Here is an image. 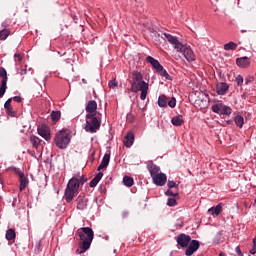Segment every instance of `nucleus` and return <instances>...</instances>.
<instances>
[{
  "label": "nucleus",
  "instance_id": "34",
  "mask_svg": "<svg viewBox=\"0 0 256 256\" xmlns=\"http://www.w3.org/2000/svg\"><path fill=\"white\" fill-rule=\"evenodd\" d=\"M27 187V178H23L20 180V191L25 190V188Z\"/></svg>",
  "mask_w": 256,
  "mask_h": 256
},
{
  "label": "nucleus",
  "instance_id": "4",
  "mask_svg": "<svg viewBox=\"0 0 256 256\" xmlns=\"http://www.w3.org/2000/svg\"><path fill=\"white\" fill-rule=\"evenodd\" d=\"M101 128V122L97 117H95V114H87L86 115V125L84 127L85 131L87 133H97L99 129Z\"/></svg>",
  "mask_w": 256,
  "mask_h": 256
},
{
  "label": "nucleus",
  "instance_id": "47",
  "mask_svg": "<svg viewBox=\"0 0 256 256\" xmlns=\"http://www.w3.org/2000/svg\"><path fill=\"white\" fill-rule=\"evenodd\" d=\"M256 253V246H253V248L250 250L251 255H255Z\"/></svg>",
  "mask_w": 256,
  "mask_h": 256
},
{
  "label": "nucleus",
  "instance_id": "40",
  "mask_svg": "<svg viewBox=\"0 0 256 256\" xmlns=\"http://www.w3.org/2000/svg\"><path fill=\"white\" fill-rule=\"evenodd\" d=\"M236 83H237V85H243V76L242 75H238L236 77Z\"/></svg>",
  "mask_w": 256,
  "mask_h": 256
},
{
  "label": "nucleus",
  "instance_id": "7",
  "mask_svg": "<svg viewBox=\"0 0 256 256\" xmlns=\"http://www.w3.org/2000/svg\"><path fill=\"white\" fill-rule=\"evenodd\" d=\"M176 243L179 247L185 249V247H189V244L191 243V236L181 233L176 237Z\"/></svg>",
  "mask_w": 256,
  "mask_h": 256
},
{
  "label": "nucleus",
  "instance_id": "43",
  "mask_svg": "<svg viewBox=\"0 0 256 256\" xmlns=\"http://www.w3.org/2000/svg\"><path fill=\"white\" fill-rule=\"evenodd\" d=\"M79 182L83 185L84 183H87V177L81 176Z\"/></svg>",
  "mask_w": 256,
  "mask_h": 256
},
{
  "label": "nucleus",
  "instance_id": "20",
  "mask_svg": "<svg viewBox=\"0 0 256 256\" xmlns=\"http://www.w3.org/2000/svg\"><path fill=\"white\" fill-rule=\"evenodd\" d=\"M148 171H149L152 178L161 174V172H160L161 169L159 168V166H157L155 164H152V165L148 166Z\"/></svg>",
  "mask_w": 256,
  "mask_h": 256
},
{
  "label": "nucleus",
  "instance_id": "49",
  "mask_svg": "<svg viewBox=\"0 0 256 256\" xmlns=\"http://www.w3.org/2000/svg\"><path fill=\"white\" fill-rule=\"evenodd\" d=\"M20 75H27V69H22L20 71Z\"/></svg>",
  "mask_w": 256,
  "mask_h": 256
},
{
  "label": "nucleus",
  "instance_id": "29",
  "mask_svg": "<svg viewBox=\"0 0 256 256\" xmlns=\"http://www.w3.org/2000/svg\"><path fill=\"white\" fill-rule=\"evenodd\" d=\"M158 105L159 107H167V96L165 95L159 96Z\"/></svg>",
  "mask_w": 256,
  "mask_h": 256
},
{
  "label": "nucleus",
  "instance_id": "11",
  "mask_svg": "<svg viewBox=\"0 0 256 256\" xmlns=\"http://www.w3.org/2000/svg\"><path fill=\"white\" fill-rule=\"evenodd\" d=\"M187 247L188 248L185 251V255L191 256V255H193V253H195L199 249V247H200L199 241L192 240L191 243L189 244V246H187Z\"/></svg>",
  "mask_w": 256,
  "mask_h": 256
},
{
  "label": "nucleus",
  "instance_id": "9",
  "mask_svg": "<svg viewBox=\"0 0 256 256\" xmlns=\"http://www.w3.org/2000/svg\"><path fill=\"white\" fill-rule=\"evenodd\" d=\"M154 185H157L158 187H163L167 183V175L165 173L160 172V174H157L156 176L152 177Z\"/></svg>",
  "mask_w": 256,
  "mask_h": 256
},
{
  "label": "nucleus",
  "instance_id": "45",
  "mask_svg": "<svg viewBox=\"0 0 256 256\" xmlns=\"http://www.w3.org/2000/svg\"><path fill=\"white\" fill-rule=\"evenodd\" d=\"M166 195H167L168 197H173L175 194L173 193L172 190H168V191H166Z\"/></svg>",
  "mask_w": 256,
  "mask_h": 256
},
{
  "label": "nucleus",
  "instance_id": "2",
  "mask_svg": "<svg viewBox=\"0 0 256 256\" xmlns=\"http://www.w3.org/2000/svg\"><path fill=\"white\" fill-rule=\"evenodd\" d=\"M130 91L132 93H139L140 99L145 101L147 99V92L149 91V84L143 80V75L140 72L132 73V80L130 81Z\"/></svg>",
  "mask_w": 256,
  "mask_h": 256
},
{
  "label": "nucleus",
  "instance_id": "36",
  "mask_svg": "<svg viewBox=\"0 0 256 256\" xmlns=\"http://www.w3.org/2000/svg\"><path fill=\"white\" fill-rule=\"evenodd\" d=\"M167 205L168 207H175V205H177V200L175 198H169Z\"/></svg>",
  "mask_w": 256,
  "mask_h": 256
},
{
  "label": "nucleus",
  "instance_id": "12",
  "mask_svg": "<svg viewBox=\"0 0 256 256\" xmlns=\"http://www.w3.org/2000/svg\"><path fill=\"white\" fill-rule=\"evenodd\" d=\"M236 64L238 65V67L245 69V68L249 67V65H251V60H249V57L244 56L241 58H237Z\"/></svg>",
  "mask_w": 256,
  "mask_h": 256
},
{
  "label": "nucleus",
  "instance_id": "14",
  "mask_svg": "<svg viewBox=\"0 0 256 256\" xmlns=\"http://www.w3.org/2000/svg\"><path fill=\"white\" fill-rule=\"evenodd\" d=\"M229 91V85L225 82H221L216 86V93L218 95H225Z\"/></svg>",
  "mask_w": 256,
  "mask_h": 256
},
{
  "label": "nucleus",
  "instance_id": "35",
  "mask_svg": "<svg viewBox=\"0 0 256 256\" xmlns=\"http://www.w3.org/2000/svg\"><path fill=\"white\" fill-rule=\"evenodd\" d=\"M169 189H177L179 187V184H177L175 181L173 180H168V183H167Z\"/></svg>",
  "mask_w": 256,
  "mask_h": 256
},
{
  "label": "nucleus",
  "instance_id": "1",
  "mask_svg": "<svg viewBox=\"0 0 256 256\" xmlns=\"http://www.w3.org/2000/svg\"><path fill=\"white\" fill-rule=\"evenodd\" d=\"M164 37L166 41L172 45L173 49H175L177 53H181L186 60L189 62L195 61V53L191 49V46L181 43L177 37L171 34L164 33Z\"/></svg>",
  "mask_w": 256,
  "mask_h": 256
},
{
  "label": "nucleus",
  "instance_id": "6",
  "mask_svg": "<svg viewBox=\"0 0 256 256\" xmlns=\"http://www.w3.org/2000/svg\"><path fill=\"white\" fill-rule=\"evenodd\" d=\"M212 111L218 115H231L232 113L231 107L222 103L212 105Z\"/></svg>",
  "mask_w": 256,
  "mask_h": 256
},
{
  "label": "nucleus",
  "instance_id": "41",
  "mask_svg": "<svg viewBox=\"0 0 256 256\" xmlns=\"http://www.w3.org/2000/svg\"><path fill=\"white\" fill-rule=\"evenodd\" d=\"M30 140H31V143H33V145H37L39 143V138L35 136H31Z\"/></svg>",
  "mask_w": 256,
  "mask_h": 256
},
{
  "label": "nucleus",
  "instance_id": "37",
  "mask_svg": "<svg viewBox=\"0 0 256 256\" xmlns=\"http://www.w3.org/2000/svg\"><path fill=\"white\" fill-rule=\"evenodd\" d=\"M169 107H171V109H173L175 107V105H177V99H175V97H172L169 102H168Z\"/></svg>",
  "mask_w": 256,
  "mask_h": 256
},
{
  "label": "nucleus",
  "instance_id": "44",
  "mask_svg": "<svg viewBox=\"0 0 256 256\" xmlns=\"http://www.w3.org/2000/svg\"><path fill=\"white\" fill-rule=\"evenodd\" d=\"M14 57L17 59L18 62H21L22 61V57H21V54H14Z\"/></svg>",
  "mask_w": 256,
  "mask_h": 256
},
{
  "label": "nucleus",
  "instance_id": "52",
  "mask_svg": "<svg viewBox=\"0 0 256 256\" xmlns=\"http://www.w3.org/2000/svg\"><path fill=\"white\" fill-rule=\"evenodd\" d=\"M219 256H225V254H223V253H220V254H219Z\"/></svg>",
  "mask_w": 256,
  "mask_h": 256
},
{
  "label": "nucleus",
  "instance_id": "8",
  "mask_svg": "<svg viewBox=\"0 0 256 256\" xmlns=\"http://www.w3.org/2000/svg\"><path fill=\"white\" fill-rule=\"evenodd\" d=\"M0 77H2L1 85H0V98L5 95L7 91V70L5 68H0Z\"/></svg>",
  "mask_w": 256,
  "mask_h": 256
},
{
  "label": "nucleus",
  "instance_id": "21",
  "mask_svg": "<svg viewBox=\"0 0 256 256\" xmlns=\"http://www.w3.org/2000/svg\"><path fill=\"white\" fill-rule=\"evenodd\" d=\"M76 193L77 192H75V190H71L69 188H66L64 197H65L67 203H71L72 199H75V194Z\"/></svg>",
  "mask_w": 256,
  "mask_h": 256
},
{
  "label": "nucleus",
  "instance_id": "27",
  "mask_svg": "<svg viewBox=\"0 0 256 256\" xmlns=\"http://www.w3.org/2000/svg\"><path fill=\"white\" fill-rule=\"evenodd\" d=\"M157 73H159L161 77H165V79H168V81H171V75L167 73V70L163 69V66L157 70Z\"/></svg>",
  "mask_w": 256,
  "mask_h": 256
},
{
  "label": "nucleus",
  "instance_id": "15",
  "mask_svg": "<svg viewBox=\"0 0 256 256\" xmlns=\"http://www.w3.org/2000/svg\"><path fill=\"white\" fill-rule=\"evenodd\" d=\"M133 143H135V135H133V132H128L124 137V145L129 148L133 146Z\"/></svg>",
  "mask_w": 256,
  "mask_h": 256
},
{
  "label": "nucleus",
  "instance_id": "53",
  "mask_svg": "<svg viewBox=\"0 0 256 256\" xmlns=\"http://www.w3.org/2000/svg\"><path fill=\"white\" fill-rule=\"evenodd\" d=\"M2 197L0 196V201H1Z\"/></svg>",
  "mask_w": 256,
  "mask_h": 256
},
{
  "label": "nucleus",
  "instance_id": "13",
  "mask_svg": "<svg viewBox=\"0 0 256 256\" xmlns=\"http://www.w3.org/2000/svg\"><path fill=\"white\" fill-rule=\"evenodd\" d=\"M66 188L72 191H75L77 193L79 191V179L71 178Z\"/></svg>",
  "mask_w": 256,
  "mask_h": 256
},
{
  "label": "nucleus",
  "instance_id": "16",
  "mask_svg": "<svg viewBox=\"0 0 256 256\" xmlns=\"http://www.w3.org/2000/svg\"><path fill=\"white\" fill-rule=\"evenodd\" d=\"M97 111V102L95 100H90L86 105V112L88 115H93Z\"/></svg>",
  "mask_w": 256,
  "mask_h": 256
},
{
  "label": "nucleus",
  "instance_id": "25",
  "mask_svg": "<svg viewBox=\"0 0 256 256\" xmlns=\"http://www.w3.org/2000/svg\"><path fill=\"white\" fill-rule=\"evenodd\" d=\"M100 179H103V174L99 172L92 181H90V187H97V184L99 183Z\"/></svg>",
  "mask_w": 256,
  "mask_h": 256
},
{
  "label": "nucleus",
  "instance_id": "19",
  "mask_svg": "<svg viewBox=\"0 0 256 256\" xmlns=\"http://www.w3.org/2000/svg\"><path fill=\"white\" fill-rule=\"evenodd\" d=\"M146 61L148 63H150V65H152L153 69H155V71H157L158 69H160L162 66H161V63H159L158 60H156L155 58L151 57V56H148L146 58Z\"/></svg>",
  "mask_w": 256,
  "mask_h": 256
},
{
  "label": "nucleus",
  "instance_id": "46",
  "mask_svg": "<svg viewBox=\"0 0 256 256\" xmlns=\"http://www.w3.org/2000/svg\"><path fill=\"white\" fill-rule=\"evenodd\" d=\"M236 253L240 256H243V253L241 252V249L239 248V246L236 247Z\"/></svg>",
  "mask_w": 256,
  "mask_h": 256
},
{
  "label": "nucleus",
  "instance_id": "51",
  "mask_svg": "<svg viewBox=\"0 0 256 256\" xmlns=\"http://www.w3.org/2000/svg\"><path fill=\"white\" fill-rule=\"evenodd\" d=\"M82 81H83V83H87V80H85V79H82Z\"/></svg>",
  "mask_w": 256,
  "mask_h": 256
},
{
  "label": "nucleus",
  "instance_id": "30",
  "mask_svg": "<svg viewBox=\"0 0 256 256\" xmlns=\"http://www.w3.org/2000/svg\"><path fill=\"white\" fill-rule=\"evenodd\" d=\"M77 209H79L80 211L87 209V200L80 199L77 204Z\"/></svg>",
  "mask_w": 256,
  "mask_h": 256
},
{
  "label": "nucleus",
  "instance_id": "42",
  "mask_svg": "<svg viewBox=\"0 0 256 256\" xmlns=\"http://www.w3.org/2000/svg\"><path fill=\"white\" fill-rule=\"evenodd\" d=\"M13 101H16V103H21V101H23V99L20 96H14Z\"/></svg>",
  "mask_w": 256,
  "mask_h": 256
},
{
  "label": "nucleus",
  "instance_id": "28",
  "mask_svg": "<svg viewBox=\"0 0 256 256\" xmlns=\"http://www.w3.org/2000/svg\"><path fill=\"white\" fill-rule=\"evenodd\" d=\"M50 117H51L52 121L57 123V121H59L61 119V112L60 111H52L50 114Z\"/></svg>",
  "mask_w": 256,
  "mask_h": 256
},
{
  "label": "nucleus",
  "instance_id": "33",
  "mask_svg": "<svg viewBox=\"0 0 256 256\" xmlns=\"http://www.w3.org/2000/svg\"><path fill=\"white\" fill-rule=\"evenodd\" d=\"M9 30H2L0 31V41H5L7 37H9Z\"/></svg>",
  "mask_w": 256,
  "mask_h": 256
},
{
  "label": "nucleus",
  "instance_id": "5",
  "mask_svg": "<svg viewBox=\"0 0 256 256\" xmlns=\"http://www.w3.org/2000/svg\"><path fill=\"white\" fill-rule=\"evenodd\" d=\"M55 143L59 149H67L69 143H71V137L65 130H61L55 136Z\"/></svg>",
  "mask_w": 256,
  "mask_h": 256
},
{
  "label": "nucleus",
  "instance_id": "32",
  "mask_svg": "<svg viewBox=\"0 0 256 256\" xmlns=\"http://www.w3.org/2000/svg\"><path fill=\"white\" fill-rule=\"evenodd\" d=\"M123 183L126 187H133V178L129 176H124Z\"/></svg>",
  "mask_w": 256,
  "mask_h": 256
},
{
  "label": "nucleus",
  "instance_id": "48",
  "mask_svg": "<svg viewBox=\"0 0 256 256\" xmlns=\"http://www.w3.org/2000/svg\"><path fill=\"white\" fill-rule=\"evenodd\" d=\"M18 175H19L20 180L25 179V174H23V172H19Z\"/></svg>",
  "mask_w": 256,
  "mask_h": 256
},
{
  "label": "nucleus",
  "instance_id": "17",
  "mask_svg": "<svg viewBox=\"0 0 256 256\" xmlns=\"http://www.w3.org/2000/svg\"><path fill=\"white\" fill-rule=\"evenodd\" d=\"M12 101L13 98H9L4 104V109H6L7 115H9L10 117H15V111H13V106H11Z\"/></svg>",
  "mask_w": 256,
  "mask_h": 256
},
{
  "label": "nucleus",
  "instance_id": "50",
  "mask_svg": "<svg viewBox=\"0 0 256 256\" xmlns=\"http://www.w3.org/2000/svg\"><path fill=\"white\" fill-rule=\"evenodd\" d=\"M253 247H256V237L253 239Z\"/></svg>",
  "mask_w": 256,
  "mask_h": 256
},
{
  "label": "nucleus",
  "instance_id": "10",
  "mask_svg": "<svg viewBox=\"0 0 256 256\" xmlns=\"http://www.w3.org/2000/svg\"><path fill=\"white\" fill-rule=\"evenodd\" d=\"M38 134L40 137H43L46 141H49L51 139V132L49 130V127L47 125H41L38 127Z\"/></svg>",
  "mask_w": 256,
  "mask_h": 256
},
{
  "label": "nucleus",
  "instance_id": "31",
  "mask_svg": "<svg viewBox=\"0 0 256 256\" xmlns=\"http://www.w3.org/2000/svg\"><path fill=\"white\" fill-rule=\"evenodd\" d=\"M16 234H15V230L13 229H9L6 232V239L7 241H13V239H15Z\"/></svg>",
  "mask_w": 256,
  "mask_h": 256
},
{
  "label": "nucleus",
  "instance_id": "38",
  "mask_svg": "<svg viewBox=\"0 0 256 256\" xmlns=\"http://www.w3.org/2000/svg\"><path fill=\"white\" fill-rule=\"evenodd\" d=\"M221 235H223V234L221 232H218L216 234V236L214 237L213 242L216 243V244L221 243Z\"/></svg>",
  "mask_w": 256,
  "mask_h": 256
},
{
  "label": "nucleus",
  "instance_id": "39",
  "mask_svg": "<svg viewBox=\"0 0 256 256\" xmlns=\"http://www.w3.org/2000/svg\"><path fill=\"white\" fill-rule=\"evenodd\" d=\"M117 85H119V83L117 82V80H111L109 82V87L110 89H115V87H117Z\"/></svg>",
  "mask_w": 256,
  "mask_h": 256
},
{
  "label": "nucleus",
  "instance_id": "18",
  "mask_svg": "<svg viewBox=\"0 0 256 256\" xmlns=\"http://www.w3.org/2000/svg\"><path fill=\"white\" fill-rule=\"evenodd\" d=\"M109 161H111V155L105 154L100 165L98 166L97 171H101L103 169H106V167L109 165Z\"/></svg>",
  "mask_w": 256,
  "mask_h": 256
},
{
  "label": "nucleus",
  "instance_id": "26",
  "mask_svg": "<svg viewBox=\"0 0 256 256\" xmlns=\"http://www.w3.org/2000/svg\"><path fill=\"white\" fill-rule=\"evenodd\" d=\"M235 49H237V44L233 41L224 44L225 51H235Z\"/></svg>",
  "mask_w": 256,
  "mask_h": 256
},
{
  "label": "nucleus",
  "instance_id": "3",
  "mask_svg": "<svg viewBox=\"0 0 256 256\" xmlns=\"http://www.w3.org/2000/svg\"><path fill=\"white\" fill-rule=\"evenodd\" d=\"M81 229H82V232H78V237H80L81 241H83L81 249L84 251H87V249L91 247V243H93V237H94L93 229L89 227H83Z\"/></svg>",
  "mask_w": 256,
  "mask_h": 256
},
{
  "label": "nucleus",
  "instance_id": "22",
  "mask_svg": "<svg viewBox=\"0 0 256 256\" xmlns=\"http://www.w3.org/2000/svg\"><path fill=\"white\" fill-rule=\"evenodd\" d=\"M234 123L237 127H239L241 129L243 127V125H245V118H243V116H241V115H237L234 118Z\"/></svg>",
  "mask_w": 256,
  "mask_h": 256
},
{
  "label": "nucleus",
  "instance_id": "23",
  "mask_svg": "<svg viewBox=\"0 0 256 256\" xmlns=\"http://www.w3.org/2000/svg\"><path fill=\"white\" fill-rule=\"evenodd\" d=\"M171 123L175 127H181V125H183L184 121H183V118L181 116H175V117L172 118Z\"/></svg>",
  "mask_w": 256,
  "mask_h": 256
},
{
  "label": "nucleus",
  "instance_id": "24",
  "mask_svg": "<svg viewBox=\"0 0 256 256\" xmlns=\"http://www.w3.org/2000/svg\"><path fill=\"white\" fill-rule=\"evenodd\" d=\"M222 206L221 204H218L216 207H211L208 209L209 215H219L221 213Z\"/></svg>",
  "mask_w": 256,
  "mask_h": 256
}]
</instances>
